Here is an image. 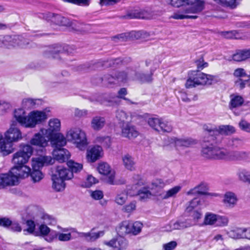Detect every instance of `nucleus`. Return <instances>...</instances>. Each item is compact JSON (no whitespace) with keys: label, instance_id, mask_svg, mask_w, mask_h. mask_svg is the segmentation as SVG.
Here are the masks:
<instances>
[{"label":"nucleus","instance_id":"obj_4","mask_svg":"<svg viewBox=\"0 0 250 250\" xmlns=\"http://www.w3.org/2000/svg\"><path fill=\"white\" fill-rule=\"evenodd\" d=\"M54 162V159L51 156H39L32 159V171L30 172V175L33 181L35 183L39 182L43 178V174L39 170L44 165L52 164Z\"/></svg>","mask_w":250,"mask_h":250},{"label":"nucleus","instance_id":"obj_2","mask_svg":"<svg viewBox=\"0 0 250 250\" xmlns=\"http://www.w3.org/2000/svg\"><path fill=\"white\" fill-rule=\"evenodd\" d=\"M62 232H57V237L58 240L62 242L68 241L72 239V234L76 233V237L84 238L86 241H94L104 234V231H99L97 232H93V229L88 232H79L75 229L64 228L62 229Z\"/></svg>","mask_w":250,"mask_h":250},{"label":"nucleus","instance_id":"obj_48","mask_svg":"<svg viewBox=\"0 0 250 250\" xmlns=\"http://www.w3.org/2000/svg\"><path fill=\"white\" fill-rule=\"evenodd\" d=\"M98 182L99 181L97 179L91 175H88L85 180L82 183L81 186L82 187L88 188L98 183Z\"/></svg>","mask_w":250,"mask_h":250},{"label":"nucleus","instance_id":"obj_41","mask_svg":"<svg viewBox=\"0 0 250 250\" xmlns=\"http://www.w3.org/2000/svg\"><path fill=\"white\" fill-rule=\"evenodd\" d=\"M230 97L229 108L231 109L241 106L244 103L243 98L240 96L231 95Z\"/></svg>","mask_w":250,"mask_h":250},{"label":"nucleus","instance_id":"obj_14","mask_svg":"<svg viewBox=\"0 0 250 250\" xmlns=\"http://www.w3.org/2000/svg\"><path fill=\"white\" fill-rule=\"evenodd\" d=\"M170 142L174 143L177 150H180L185 148L189 147L196 144V142L189 138H171Z\"/></svg>","mask_w":250,"mask_h":250},{"label":"nucleus","instance_id":"obj_25","mask_svg":"<svg viewBox=\"0 0 250 250\" xmlns=\"http://www.w3.org/2000/svg\"><path fill=\"white\" fill-rule=\"evenodd\" d=\"M196 77L199 86L210 85L214 79V77L205 74L199 71H196Z\"/></svg>","mask_w":250,"mask_h":250},{"label":"nucleus","instance_id":"obj_58","mask_svg":"<svg viewBox=\"0 0 250 250\" xmlns=\"http://www.w3.org/2000/svg\"><path fill=\"white\" fill-rule=\"evenodd\" d=\"M98 143H101L104 146L109 147L111 145V139L108 136H99L96 138Z\"/></svg>","mask_w":250,"mask_h":250},{"label":"nucleus","instance_id":"obj_29","mask_svg":"<svg viewBox=\"0 0 250 250\" xmlns=\"http://www.w3.org/2000/svg\"><path fill=\"white\" fill-rule=\"evenodd\" d=\"M181 189V187L177 186L165 192H157L156 194L160 196L161 200H165L175 197Z\"/></svg>","mask_w":250,"mask_h":250},{"label":"nucleus","instance_id":"obj_15","mask_svg":"<svg viewBox=\"0 0 250 250\" xmlns=\"http://www.w3.org/2000/svg\"><path fill=\"white\" fill-rule=\"evenodd\" d=\"M16 124V123L13 122L4 134L5 140L12 143L17 142L22 138L21 132L18 128L15 127Z\"/></svg>","mask_w":250,"mask_h":250},{"label":"nucleus","instance_id":"obj_64","mask_svg":"<svg viewBox=\"0 0 250 250\" xmlns=\"http://www.w3.org/2000/svg\"><path fill=\"white\" fill-rule=\"evenodd\" d=\"M139 199L141 200H145L146 199L149 198L152 195L151 192L147 190L146 188H143L139 191L138 194Z\"/></svg>","mask_w":250,"mask_h":250},{"label":"nucleus","instance_id":"obj_52","mask_svg":"<svg viewBox=\"0 0 250 250\" xmlns=\"http://www.w3.org/2000/svg\"><path fill=\"white\" fill-rule=\"evenodd\" d=\"M67 165L73 174V172L76 173L80 171L83 168L82 164L76 163L72 160H68L67 162Z\"/></svg>","mask_w":250,"mask_h":250},{"label":"nucleus","instance_id":"obj_30","mask_svg":"<svg viewBox=\"0 0 250 250\" xmlns=\"http://www.w3.org/2000/svg\"><path fill=\"white\" fill-rule=\"evenodd\" d=\"M166 184L162 179H156L152 184L151 188V192L152 195L157 197L160 199V196L156 194L157 192H165L163 188L166 186Z\"/></svg>","mask_w":250,"mask_h":250},{"label":"nucleus","instance_id":"obj_43","mask_svg":"<svg viewBox=\"0 0 250 250\" xmlns=\"http://www.w3.org/2000/svg\"><path fill=\"white\" fill-rule=\"evenodd\" d=\"M51 20L58 25L68 26L70 24V22L67 18L58 14L53 15Z\"/></svg>","mask_w":250,"mask_h":250},{"label":"nucleus","instance_id":"obj_63","mask_svg":"<svg viewBox=\"0 0 250 250\" xmlns=\"http://www.w3.org/2000/svg\"><path fill=\"white\" fill-rule=\"evenodd\" d=\"M221 35L228 39H239V34L236 30L224 31L221 33Z\"/></svg>","mask_w":250,"mask_h":250},{"label":"nucleus","instance_id":"obj_44","mask_svg":"<svg viewBox=\"0 0 250 250\" xmlns=\"http://www.w3.org/2000/svg\"><path fill=\"white\" fill-rule=\"evenodd\" d=\"M244 228H238L228 232L229 236L233 239H244Z\"/></svg>","mask_w":250,"mask_h":250},{"label":"nucleus","instance_id":"obj_34","mask_svg":"<svg viewBox=\"0 0 250 250\" xmlns=\"http://www.w3.org/2000/svg\"><path fill=\"white\" fill-rule=\"evenodd\" d=\"M248 153L245 151H228L226 160L237 161L247 157Z\"/></svg>","mask_w":250,"mask_h":250},{"label":"nucleus","instance_id":"obj_36","mask_svg":"<svg viewBox=\"0 0 250 250\" xmlns=\"http://www.w3.org/2000/svg\"><path fill=\"white\" fill-rule=\"evenodd\" d=\"M53 181L52 187L57 191H60L63 190L65 187L64 180L58 177V175H53L52 177Z\"/></svg>","mask_w":250,"mask_h":250},{"label":"nucleus","instance_id":"obj_31","mask_svg":"<svg viewBox=\"0 0 250 250\" xmlns=\"http://www.w3.org/2000/svg\"><path fill=\"white\" fill-rule=\"evenodd\" d=\"M54 175H58L59 178L63 180H68L73 177L72 172L66 168L62 167H58L56 169V173Z\"/></svg>","mask_w":250,"mask_h":250},{"label":"nucleus","instance_id":"obj_20","mask_svg":"<svg viewBox=\"0 0 250 250\" xmlns=\"http://www.w3.org/2000/svg\"><path fill=\"white\" fill-rule=\"evenodd\" d=\"M207 133L209 135H216L218 134L229 135L235 132V128L230 125H223L219 127L218 129L205 128Z\"/></svg>","mask_w":250,"mask_h":250},{"label":"nucleus","instance_id":"obj_33","mask_svg":"<svg viewBox=\"0 0 250 250\" xmlns=\"http://www.w3.org/2000/svg\"><path fill=\"white\" fill-rule=\"evenodd\" d=\"M13 151V145L12 142H9L3 138L0 143V152L3 156H6L11 153Z\"/></svg>","mask_w":250,"mask_h":250},{"label":"nucleus","instance_id":"obj_13","mask_svg":"<svg viewBox=\"0 0 250 250\" xmlns=\"http://www.w3.org/2000/svg\"><path fill=\"white\" fill-rule=\"evenodd\" d=\"M51 138L47 136L44 132L41 131V128L39 132L34 134L30 140L31 145L44 147L47 146L48 143Z\"/></svg>","mask_w":250,"mask_h":250},{"label":"nucleus","instance_id":"obj_7","mask_svg":"<svg viewBox=\"0 0 250 250\" xmlns=\"http://www.w3.org/2000/svg\"><path fill=\"white\" fill-rule=\"evenodd\" d=\"M32 152L33 148L30 145H24L13 155L12 163L14 166L25 165L32 155Z\"/></svg>","mask_w":250,"mask_h":250},{"label":"nucleus","instance_id":"obj_1","mask_svg":"<svg viewBox=\"0 0 250 250\" xmlns=\"http://www.w3.org/2000/svg\"><path fill=\"white\" fill-rule=\"evenodd\" d=\"M170 4L175 7L187 6L183 11L174 13L171 18L176 20L184 19H196V14L201 13L204 9V2L200 0H170Z\"/></svg>","mask_w":250,"mask_h":250},{"label":"nucleus","instance_id":"obj_28","mask_svg":"<svg viewBox=\"0 0 250 250\" xmlns=\"http://www.w3.org/2000/svg\"><path fill=\"white\" fill-rule=\"evenodd\" d=\"M9 47L10 46L20 47L24 48L27 47L28 42L21 36H14L13 38L11 37V41H8Z\"/></svg>","mask_w":250,"mask_h":250},{"label":"nucleus","instance_id":"obj_19","mask_svg":"<svg viewBox=\"0 0 250 250\" xmlns=\"http://www.w3.org/2000/svg\"><path fill=\"white\" fill-rule=\"evenodd\" d=\"M61 128V122L56 118L51 119L48 122V128L47 129L41 128V131L44 132L48 137L51 138L56 132L60 131Z\"/></svg>","mask_w":250,"mask_h":250},{"label":"nucleus","instance_id":"obj_8","mask_svg":"<svg viewBox=\"0 0 250 250\" xmlns=\"http://www.w3.org/2000/svg\"><path fill=\"white\" fill-rule=\"evenodd\" d=\"M193 226V223L188 219H179L177 220H172L164 227V229L167 232L175 230H182Z\"/></svg>","mask_w":250,"mask_h":250},{"label":"nucleus","instance_id":"obj_17","mask_svg":"<svg viewBox=\"0 0 250 250\" xmlns=\"http://www.w3.org/2000/svg\"><path fill=\"white\" fill-rule=\"evenodd\" d=\"M238 198L236 193L228 191L226 192L223 196L222 203L227 208L232 209L237 204Z\"/></svg>","mask_w":250,"mask_h":250},{"label":"nucleus","instance_id":"obj_56","mask_svg":"<svg viewBox=\"0 0 250 250\" xmlns=\"http://www.w3.org/2000/svg\"><path fill=\"white\" fill-rule=\"evenodd\" d=\"M161 119L155 117L149 118L147 120V123L151 128L158 131Z\"/></svg>","mask_w":250,"mask_h":250},{"label":"nucleus","instance_id":"obj_5","mask_svg":"<svg viewBox=\"0 0 250 250\" xmlns=\"http://www.w3.org/2000/svg\"><path fill=\"white\" fill-rule=\"evenodd\" d=\"M66 138L81 150L84 149L87 145L85 134L79 128H71L67 132Z\"/></svg>","mask_w":250,"mask_h":250},{"label":"nucleus","instance_id":"obj_54","mask_svg":"<svg viewBox=\"0 0 250 250\" xmlns=\"http://www.w3.org/2000/svg\"><path fill=\"white\" fill-rule=\"evenodd\" d=\"M153 73L150 72L147 74L137 73L136 74L137 78L143 83H149L152 80Z\"/></svg>","mask_w":250,"mask_h":250},{"label":"nucleus","instance_id":"obj_46","mask_svg":"<svg viewBox=\"0 0 250 250\" xmlns=\"http://www.w3.org/2000/svg\"><path fill=\"white\" fill-rule=\"evenodd\" d=\"M217 214L211 212H207L204 219V224L205 225H214L216 223Z\"/></svg>","mask_w":250,"mask_h":250},{"label":"nucleus","instance_id":"obj_22","mask_svg":"<svg viewBox=\"0 0 250 250\" xmlns=\"http://www.w3.org/2000/svg\"><path fill=\"white\" fill-rule=\"evenodd\" d=\"M121 135L122 137L133 139L138 136L139 133L135 127L129 123L123 124L121 127Z\"/></svg>","mask_w":250,"mask_h":250},{"label":"nucleus","instance_id":"obj_59","mask_svg":"<svg viewBox=\"0 0 250 250\" xmlns=\"http://www.w3.org/2000/svg\"><path fill=\"white\" fill-rule=\"evenodd\" d=\"M172 130V127L170 125L161 119L158 131H161L164 132H170Z\"/></svg>","mask_w":250,"mask_h":250},{"label":"nucleus","instance_id":"obj_47","mask_svg":"<svg viewBox=\"0 0 250 250\" xmlns=\"http://www.w3.org/2000/svg\"><path fill=\"white\" fill-rule=\"evenodd\" d=\"M116 117L119 121L124 123L125 122H128L131 119L130 116L122 109L117 110Z\"/></svg>","mask_w":250,"mask_h":250},{"label":"nucleus","instance_id":"obj_27","mask_svg":"<svg viewBox=\"0 0 250 250\" xmlns=\"http://www.w3.org/2000/svg\"><path fill=\"white\" fill-rule=\"evenodd\" d=\"M106 121L104 117L96 116L93 117L91 121V127L95 131H99L105 126Z\"/></svg>","mask_w":250,"mask_h":250},{"label":"nucleus","instance_id":"obj_50","mask_svg":"<svg viewBox=\"0 0 250 250\" xmlns=\"http://www.w3.org/2000/svg\"><path fill=\"white\" fill-rule=\"evenodd\" d=\"M129 37L132 39H144L149 36V34L144 31H132L128 34Z\"/></svg>","mask_w":250,"mask_h":250},{"label":"nucleus","instance_id":"obj_10","mask_svg":"<svg viewBox=\"0 0 250 250\" xmlns=\"http://www.w3.org/2000/svg\"><path fill=\"white\" fill-rule=\"evenodd\" d=\"M10 171L12 176L16 178V183L18 184L20 179L25 178L29 176L31 172V168L25 165H17L14 166Z\"/></svg>","mask_w":250,"mask_h":250},{"label":"nucleus","instance_id":"obj_37","mask_svg":"<svg viewBox=\"0 0 250 250\" xmlns=\"http://www.w3.org/2000/svg\"><path fill=\"white\" fill-rule=\"evenodd\" d=\"M128 194L125 190L118 191L115 197V202L119 205H123L127 200Z\"/></svg>","mask_w":250,"mask_h":250},{"label":"nucleus","instance_id":"obj_57","mask_svg":"<svg viewBox=\"0 0 250 250\" xmlns=\"http://www.w3.org/2000/svg\"><path fill=\"white\" fill-rule=\"evenodd\" d=\"M242 145V141L237 138H232L229 139L227 142V146L229 147L235 148L241 146Z\"/></svg>","mask_w":250,"mask_h":250},{"label":"nucleus","instance_id":"obj_51","mask_svg":"<svg viewBox=\"0 0 250 250\" xmlns=\"http://www.w3.org/2000/svg\"><path fill=\"white\" fill-rule=\"evenodd\" d=\"M206 189V186L204 184H201L191 189L187 192L188 195H192L196 194H205V190Z\"/></svg>","mask_w":250,"mask_h":250},{"label":"nucleus","instance_id":"obj_60","mask_svg":"<svg viewBox=\"0 0 250 250\" xmlns=\"http://www.w3.org/2000/svg\"><path fill=\"white\" fill-rule=\"evenodd\" d=\"M188 213L189 215L192 218V220H189L193 223V226L195 225L198 220L201 218L202 213L196 210H192Z\"/></svg>","mask_w":250,"mask_h":250},{"label":"nucleus","instance_id":"obj_21","mask_svg":"<svg viewBox=\"0 0 250 250\" xmlns=\"http://www.w3.org/2000/svg\"><path fill=\"white\" fill-rule=\"evenodd\" d=\"M16 180V178L12 176L10 171L6 173L0 174V189L17 185Z\"/></svg>","mask_w":250,"mask_h":250},{"label":"nucleus","instance_id":"obj_40","mask_svg":"<svg viewBox=\"0 0 250 250\" xmlns=\"http://www.w3.org/2000/svg\"><path fill=\"white\" fill-rule=\"evenodd\" d=\"M40 103V100L39 99L28 98L22 100L21 105L23 108L28 109L35 107L36 105L39 104Z\"/></svg>","mask_w":250,"mask_h":250},{"label":"nucleus","instance_id":"obj_62","mask_svg":"<svg viewBox=\"0 0 250 250\" xmlns=\"http://www.w3.org/2000/svg\"><path fill=\"white\" fill-rule=\"evenodd\" d=\"M90 197L94 200H100L104 197V193L101 190H90Z\"/></svg>","mask_w":250,"mask_h":250},{"label":"nucleus","instance_id":"obj_61","mask_svg":"<svg viewBox=\"0 0 250 250\" xmlns=\"http://www.w3.org/2000/svg\"><path fill=\"white\" fill-rule=\"evenodd\" d=\"M229 219L227 217L217 215L216 225L219 227H224L228 225Z\"/></svg>","mask_w":250,"mask_h":250},{"label":"nucleus","instance_id":"obj_23","mask_svg":"<svg viewBox=\"0 0 250 250\" xmlns=\"http://www.w3.org/2000/svg\"><path fill=\"white\" fill-rule=\"evenodd\" d=\"M14 117L21 125L27 128L28 115H26L24 109L22 108L16 109L14 112Z\"/></svg>","mask_w":250,"mask_h":250},{"label":"nucleus","instance_id":"obj_32","mask_svg":"<svg viewBox=\"0 0 250 250\" xmlns=\"http://www.w3.org/2000/svg\"><path fill=\"white\" fill-rule=\"evenodd\" d=\"M187 88H192L199 86L196 71H191L188 73V79L185 83Z\"/></svg>","mask_w":250,"mask_h":250},{"label":"nucleus","instance_id":"obj_26","mask_svg":"<svg viewBox=\"0 0 250 250\" xmlns=\"http://www.w3.org/2000/svg\"><path fill=\"white\" fill-rule=\"evenodd\" d=\"M50 141L54 149L62 148L66 144V138L61 133L53 135Z\"/></svg>","mask_w":250,"mask_h":250},{"label":"nucleus","instance_id":"obj_24","mask_svg":"<svg viewBox=\"0 0 250 250\" xmlns=\"http://www.w3.org/2000/svg\"><path fill=\"white\" fill-rule=\"evenodd\" d=\"M53 155L54 159L60 163L67 162L70 157L69 152L66 149L62 148L54 149L53 151Z\"/></svg>","mask_w":250,"mask_h":250},{"label":"nucleus","instance_id":"obj_38","mask_svg":"<svg viewBox=\"0 0 250 250\" xmlns=\"http://www.w3.org/2000/svg\"><path fill=\"white\" fill-rule=\"evenodd\" d=\"M249 58H250V49L240 51L232 56V59L236 62L243 61Z\"/></svg>","mask_w":250,"mask_h":250},{"label":"nucleus","instance_id":"obj_18","mask_svg":"<svg viewBox=\"0 0 250 250\" xmlns=\"http://www.w3.org/2000/svg\"><path fill=\"white\" fill-rule=\"evenodd\" d=\"M103 154L102 147L99 146H95L87 150L86 159L88 162L93 163L102 158Z\"/></svg>","mask_w":250,"mask_h":250},{"label":"nucleus","instance_id":"obj_45","mask_svg":"<svg viewBox=\"0 0 250 250\" xmlns=\"http://www.w3.org/2000/svg\"><path fill=\"white\" fill-rule=\"evenodd\" d=\"M237 175L241 181L250 184V171L243 168L239 169Z\"/></svg>","mask_w":250,"mask_h":250},{"label":"nucleus","instance_id":"obj_3","mask_svg":"<svg viewBox=\"0 0 250 250\" xmlns=\"http://www.w3.org/2000/svg\"><path fill=\"white\" fill-rule=\"evenodd\" d=\"M27 213L29 216L32 217L34 220H28L26 224L28 228L23 230L24 231H27L29 233H32L34 231L35 228V223L49 224L50 223L51 217L45 213L43 210L37 206H29L27 208Z\"/></svg>","mask_w":250,"mask_h":250},{"label":"nucleus","instance_id":"obj_49","mask_svg":"<svg viewBox=\"0 0 250 250\" xmlns=\"http://www.w3.org/2000/svg\"><path fill=\"white\" fill-rule=\"evenodd\" d=\"M97 168L100 174L104 175H108L112 170L110 166L107 163L105 162H101L99 163Z\"/></svg>","mask_w":250,"mask_h":250},{"label":"nucleus","instance_id":"obj_16","mask_svg":"<svg viewBox=\"0 0 250 250\" xmlns=\"http://www.w3.org/2000/svg\"><path fill=\"white\" fill-rule=\"evenodd\" d=\"M104 244L115 250H125L128 246L126 240L121 236L112 239L109 241H104Z\"/></svg>","mask_w":250,"mask_h":250},{"label":"nucleus","instance_id":"obj_55","mask_svg":"<svg viewBox=\"0 0 250 250\" xmlns=\"http://www.w3.org/2000/svg\"><path fill=\"white\" fill-rule=\"evenodd\" d=\"M142 227L143 224L140 222L137 221L134 223L131 222L130 233L134 235H137L141 232Z\"/></svg>","mask_w":250,"mask_h":250},{"label":"nucleus","instance_id":"obj_53","mask_svg":"<svg viewBox=\"0 0 250 250\" xmlns=\"http://www.w3.org/2000/svg\"><path fill=\"white\" fill-rule=\"evenodd\" d=\"M115 172L113 170L108 175H109L107 179V183L110 185H115L119 184H123L125 183L124 179L118 180L115 179Z\"/></svg>","mask_w":250,"mask_h":250},{"label":"nucleus","instance_id":"obj_6","mask_svg":"<svg viewBox=\"0 0 250 250\" xmlns=\"http://www.w3.org/2000/svg\"><path fill=\"white\" fill-rule=\"evenodd\" d=\"M202 152L203 156L207 158L226 160L228 150L223 147L209 144L203 147Z\"/></svg>","mask_w":250,"mask_h":250},{"label":"nucleus","instance_id":"obj_11","mask_svg":"<svg viewBox=\"0 0 250 250\" xmlns=\"http://www.w3.org/2000/svg\"><path fill=\"white\" fill-rule=\"evenodd\" d=\"M75 52V48L72 46L65 45L63 47L57 45L53 48H49L47 51L45 55L48 57L56 58V55L60 54L62 55L64 53L71 54Z\"/></svg>","mask_w":250,"mask_h":250},{"label":"nucleus","instance_id":"obj_39","mask_svg":"<svg viewBox=\"0 0 250 250\" xmlns=\"http://www.w3.org/2000/svg\"><path fill=\"white\" fill-rule=\"evenodd\" d=\"M122 161L125 167L129 170L134 169L135 162L134 159L129 154H125L122 157Z\"/></svg>","mask_w":250,"mask_h":250},{"label":"nucleus","instance_id":"obj_9","mask_svg":"<svg viewBox=\"0 0 250 250\" xmlns=\"http://www.w3.org/2000/svg\"><path fill=\"white\" fill-rule=\"evenodd\" d=\"M46 119L47 115L43 111L38 110L31 111L28 114L27 128H34L37 124L44 121Z\"/></svg>","mask_w":250,"mask_h":250},{"label":"nucleus","instance_id":"obj_42","mask_svg":"<svg viewBox=\"0 0 250 250\" xmlns=\"http://www.w3.org/2000/svg\"><path fill=\"white\" fill-rule=\"evenodd\" d=\"M126 94L127 91L126 88H122L120 89L118 91L119 96H114V97L112 98V99L109 100L108 101L109 103H112V104H119L120 102L119 100L120 98L123 99L125 100H128V99L125 97V96L126 95Z\"/></svg>","mask_w":250,"mask_h":250},{"label":"nucleus","instance_id":"obj_12","mask_svg":"<svg viewBox=\"0 0 250 250\" xmlns=\"http://www.w3.org/2000/svg\"><path fill=\"white\" fill-rule=\"evenodd\" d=\"M132 185H128L126 188V191L131 195H135L138 194L139 188L145 185V181L139 175H135L132 177Z\"/></svg>","mask_w":250,"mask_h":250},{"label":"nucleus","instance_id":"obj_35","mask_svg":"<svg viewBox=\"0 0 250 250\" xmlns=\"http://www.w3.org/2000/svg\"><path fill=\"white\" fill-rule=\"evenodd\" d=\"M131 222L129 221H124L121 223L117 228V231L120 236L130 233Z\"/></svg>","mask_w":250,"mask_h":250}]
</instances>
